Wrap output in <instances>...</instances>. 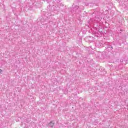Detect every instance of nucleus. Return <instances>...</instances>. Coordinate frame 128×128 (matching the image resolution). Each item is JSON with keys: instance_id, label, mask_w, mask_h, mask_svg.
I'll use <instances>...</instances> for the list:
<instances>
[{"instance_id": "1", "label": "nucleus", "mask_w": 128, "mask_h": 128, "mask_svg": "<svg viewBox=\"0 0 128 128\" xmlns=\"http://www.w3.org/2000/svg\"><path fill=\"white\" fill-rule=\"evenodd\" d=\"M54 121H51L50 122L48 123V126L50 128H54Z\"/></svg>"}, {"instance_id": "2", "label": "nucleus", "mask_w": 128, "mask_h": 128, "mask_svg": "<svg viewBox=\"0 0 128 128\" xmlns=\"http://www.w3.org/2000/svg\"><path fill=\"white\" fill-rule=\"evenodd\" d=\"M2 72V70L1 69H0V72Z\"/></svg>"}]
</instances>
